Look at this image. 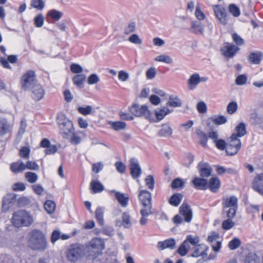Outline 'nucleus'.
<instances>
[{"label": "nucleus", "instance_id": "31", "mask_svg": "<svg viewBox=\"0 0 263 263\" xmlns=\"http://www.w3.org/2000/svg\"><path fill=\"white\" fill-rule=\"evenodd\" d=\"M196 134L199 140V144L203 147H206L208 141L206 134L200 129H197L196 130Z\"/></svg>", "mask_w": 263, "mask_h": 263}, {"label": "nucleus", "instance_id": "23", "mask_svg": "<svg viewBox=\"0 0 263 263\" xmlns=\"http://www.w3.org/2000/svg\"><path fill=\"white\" fill-rule=\"evenodd\" d=\"M122 221L120 222L119 220L116 221V225L121 227L123 226L125 228H129L132 224L130 220V216L128 212H124L122 214Z\"/></svg>", "mask_w": 263, "mask_h": 263}, {"label": "nucleus", "instance_id": "41", "mask_svg": "<svg viewBox=\"0 0 263 263\" xmlns=\"http://www.w3.org/2000/svg\"><path fill=\"white\" fill-rule=\"evenodd\" d=\"M245 263H260L259 257L254 253H249L246 257Z\"/></svg>", "mask_w": 263, "mask_h": 263}, {"label": "nucleus", "instance_id": "50", "mask_svg": "<svg viewBox=\"0 0 263 263\" xmlns=\"http://www.w3.org/2000/svg\"><path fill=\"white\" fill-rule=\"evenodd\" d=\"M25 176L27 181L30 183H35L38 179L37 175L31 172L26 173Z\"/></svg>", "mask_w": 263, "mask_h": 263}, {"label": "nucleus", "instance_id": "56", "mask_svg": "<svg viewBox=\"0 0 263 263\" xmlns=\"http://www.w3.org/2000/svg\"><path fill=\"white\" fill-rule=\"evenodd\" d=\"M241 244V241L238 238H234L229 243L228 247L230 250H233L238 248Z\"/></svg>", "mask_w": 263, "mask_h": 263}, {"label": "nucleus", "instance_id": "52", "mask_svg": "<svg viewBox=\"0 0 263 263\" xmlns=\"http://www.w3.org/2000/svg\"><path fill=\"white\" fill-rule=\"evenodd\" d=\"M237 209L234 207L228 208L227 209H223V211L226 214L227 218L233 219L236 215Z\"/></svg>", "mask_w": 263, "mask_h": 263}, {"label": "nucleus", "instance_id": "20", "mask_svg": "<svg viewBox=\"0 0 263 263\" xmlns=\"http://www.w3.org/2000/svg\"><path fill=\"white\" fill-rule=\"evenodd\" d=\"M253 189L260 194H263V174L258 175L252 182Z\"/></svg>", "mask_w": 263, "mask_h": 263}, {"label": "nucleus", "instance_id": "62", "mask_svg": "<svg viewBox=\"0 0 263 263\" xmlns=\"http://www.w3.org/2000/svg\"><path fill=\"white\" fill-rule=\"evenodd\" d=\"M70 70L74 73H81L83 68L79 64L73 63L70 65Z\"/></svg>", "mask_w": 263, "mask_h": 263}, {"label": "nucleus", "instance_id": "8", "mask_svg": "<svg viewBox=\"0 0 263 263\" xmlns=\"http://www.w3.org/2000/svg\"><path fill=\"white\" fill-rule=\"evenodd\" d=\"M35 73L33 71H29L25 73L21 79V86L25 90H28L35 85Z\"/></svg>", "mask_w": 263, "mask_h": 263}, {"label": "nucleus", "instance_id": "14", "mask_svg": "<svg viewBox=\"0 0 263 263\" xmlns=\"http://www.w3.org/2000/svg\"><path fill=\"white\" fill-rule=\"evenodd\" d=\"M16 195L13 193L7 194L3 198L2 208L4 211H8L16 201Z\"/></svg>", "mask_w": 263, "mask_h": 263}, {"label": "nucleus", "instance_id": "1", "mask_svg": "<svg viewBox=\"0 0 263 263\" xmlns=\"http://www.w3.org/2000/svg\"><path fill=\"white\" fill-rule=\"evenodd\" d=\"M28 245L33 250L44 251L47 242L44 233L39 229L32 230L29 234Z\"/></svg>", "mask_w": 263, "mask_h": 263}, {"label": "nucleus", "instance_id": "27", "mask_svg": "<svg viewBox=\"0 0 263 263\" xmlns=\"http://www.w3.org/2000/svg\"><path fill=\"white\" fill-rule=\"evenodd\" d=\"M220 186V181L217 177H212L210 179L208 187L212 192H217Z\"/></svg>", "mask_w": 263, "mask_h": 263}, {"label": "nucleus", "instance_id": "36", "mask_svg": "<svg viewBox=\"0 0 263 263\" xmlns=\"http://www.w3.org/2000/svg\"><path fill=\"white\" fill-rule=\"evenodd\" d=\"M86 77L84 74H80L76 75L72 78V82L78 87H82Z\"/></svg>", "mask_w": 263, "mask_h": 263}, {"label": "nucleus", "instance_id": "9", "mask_svg": "<svg viewBox=\"0 0 263 263\" xmlns=\"http://www.w3.org/2000/svg\"><path fill=\"white\" fill-rule=\"evenodd\" d=\"M109 193L115 197L122 208H126L127 206L129 199L128 194L115 190L110 191Z\"/></svg>", "mask_w": 263, "mask_h": 263}, {"label": "nucleus", "instance_id": "47", "mask_svg": "<svg viewBox=\"0 0 263 263\" xmlns=\"http://www.w3.org/2000/svg\"><path fill=\"white\" fill-rule=\"evenodd\" d=\"M136 23L134 22L128 23L124 27V34L126 35H128L130 33H134L136 30Z\"/></svg>", "mask_w": 263, "mask_h": 263}, {"label": "nucleus", "instance_id": "39", "mask_svg": "<svg viewBox=\"0 0 263 263\" xmlns=\"http://www.w3.org/2000/svg\"><path fill=\"white\" fill-rule=\"evenodd\" d=\"M47 14L55 21L60 20L63 16V13L62 12L55 9H52L49 10Z\"/></svg>", "mask_w": 263, "mask_h": 263}, {"label": "nucleus", "instance_id": "63", "mask_svg": "<svg viewBox=\"0 0 263 263\" xmlns=\"http://www.w3.org/2000/svg\"><path fill=\"white\" fill-rule=\"evenodd\" d=\"M247 81V77L245 74L238 76L236 80L235 83L238 85H242L245 84Z\"/></svg>", "mask_w": 263, "mask_h": 263}, {"label": "nucleus", "instance_id": "61", "mask_svg": "<svg viewBox=\"0 0 263 263\" xmlns=\"http://www.w3.org/2000/svg\"><path fill=\"white\" fill-rule=\"evenodd\" d=\"M146 185L150 190H153L154 187V179L153 176L149 175L145 179Z\"/></svg>", "mask_w": 263, "mask_h": 263}, {"label": "nucleus", "instance_id": "25", "mask_svg": "<svg viewBox=\"0 0 263 263\" xmlns=\"http://www.w3.org/2000/svg\"><path fill=\"white\" fill-rule=\"evenodd\" d=\"M192 183L194 186L199 190H205L208 187V182L206 179L200 177H196L193 180Z\"/></svg>", "mask_w": 263, "mask_h": 263}, {"label": "nucleus", "instance_id": "26", "mask_svg": "<svg viewBox=\"0 0 263 263\" xmlns=\"http://www.w3.org/2000/svg\"><path fill=\"white\" fill-rule=\"evenodd\" d=\"M172 135V129L168 124L162 125L160 129L158 132V135L160 137H170Z\"/></svg>", "mask_w": 263, "mask_h": 263}, {"label": "nucleus", "instance_id": "53", "mask_svg": "<svg viewBox=\"0 0 263 263\" xmlns=\"http://www.w3.org/2000/svg\"><path fill=\"white\" fill-rule=\"evenodd\" d=\"M30 6L34 8L41 10L44 8L45 5L43 0H31Z\"/></svg>", "mask_w": 263, "mask_h": 263}, {"label": "nucleus", "instance_id": "11", "mask_svg": "<svg viewBox=\"0 0 263 263\" xmlns=\"http://www.w3.org/2000/svg\"><path fill=\"white\" fill-rule=\"evenodd\" d=\"M222 206L223 209L232 207L238 208V198L235 196H224L222 198Z\"/></svg>", "mask_w": 263, "mask_h": 263}, {"label": "nucleus", "instance_id": "48", "mask_svg": "<svg viewBox=\"0 0 263 263\" xmlns=\"http://www.w3.org/2000/svg\"><path fill=\"white\" fill-rule=\"evenodd\" d=\"M45 18L42 14H37L34 18V24L36 27L41 28L44 24Z\"/></svg>", "mask_w": 263, "mask_h": 263}, {"label": "nucleus", "instance_id": "10", "mask_svg": "<svg viewBox=\"0 0 263 263\" xmlns=\"http://www.w3.org/2000/svg\"><path fill=\"white\" fill-rule=\"evenodd\" d=\"M207 80V77H201L199 73H195L192 74L187 80L188 87L189 89L193 90L200 83L206 82Z\"/></svg>", "mask_w": 263, "mask_h": 263}, {"label": "nucleus", "instance_id": "57", "mask_svg": "<svg viewBox=\"0 0 263 263\" xmlns=\"http://www.w3.org/2000/svg\"><path fill=\"white\" fill-rule=\"evenodd\" d=\"M232 37L234 42L238 46H241L244 44V40L238 34L234 33L232 35Z\"/></svg>", "mask_w": 263, "mask_h": 263}, {"label": "nucleus", "instance_id": "55", "mask_svg": "<svg viewBox=\"0 0 263 263\" xmlns=\"http://www.w3.org/2000/svg\"><path fill=\"white\" fill-rule=\"evenodd\" d=\"M128 40L130 43L136 45H141L142 40L137 34H133L129 37Z\"/></svg>", "mask_w": 263, "mask_h": 263}, {"label": "nucleus", "instance_id": "46", "mask_svg": "<svg viewBox=\"0 0 263 263\" xmlns=\"http://www.w3.org/2000/svg\"><path fill=\"white\" fill-rule=\"evenodd\" d=\"M190 249V245L186 243V242L184 241L178 248L177 252L180 255L185 256Z\"/></svg>", "mask_w": 263, "mask_h": 263}, {"label": "nucleus", "instance_id": "38", "mask_svg": "<svg viewBox=\"0 0 263 263\" xmlns=\"http://www.w3.org/2000/svg\"><path fill=\"white\" fill-rule=\"evenodd\" d=\"M156 62H161L168 64H172L173 62L172 58L167 55L161 54L155 58Z\"/></svg>", "mask_w": 263, "mask_h": 263}, {"label": "nucleus", "instance_id": "32", "mask_svg": "<svg viewBox=\"0 0 263 263\" xmlns=\"http://www.w3.org/2000/svg\"><path fill=\"white\" fill-rule=\"evenodd\" d=\"M246 124L243 123H240L238 124L236 128H235V133L234 134H236V136L238 138L240 137H242L246 134Z\"/></svg>", "mask_w": 263, "mask_h": 263}, {"label": "nucleus", "instance_id": "44", "mask_svg": "<svg viewBox=\"0 0 263 263\" xmlns=\"http://www.w3.org/2000/svg\"><path fill=\"white\" fill-rule=\"evenodd\" d=\"M78 111L84 116L92 114L94 111L93 109L91 106L86 105L84 107H79L78 108Z\"/></svg>", "mask_w": 263, "mask_h": 263}, {"label": "nucleus", "instance_id": "54", "mask_svg": "<svg viewBox=\"0 0 263 263\" xmlns=\"http://www.w3.org/2000/svg\"><path fill=\"white\" fill-rule=\"evenodd\" d=\"M235 226V222L231 218H228L224 220L222 223V228L223 230H228Z\"/></svg>", "mask_w": 263, "mask_h": 263}, {"label": "nucleus", "instance_id": "13", "mask_svg": "<svg viewBox=\"0 0 263 263\" xmlns=\"http://www.w3.org/2000/svg\"><path fill=\"white\" fill-rule=\"evenodd\" d=\"M130 174L133 178H138L141 174L140 166L137 160L134 158L129 160Z\"/></svg>", "mask_w": 263, "mask_h": 263}, {"label": "nucleus", "instance_id": "5", "mask_svg": "<svg viewBox=\"0 0 263 263\" xmlns=\"http://www.w3.org/2000/svg\"><path fill=\"white\" fill-rule=\"evenodd\" d=\"M129 110L132 114L137 117H144L149 121H155L154 116L145 105L134 104Z\"/></svg>", "mask_w": 263, "mask_h": 263}, {"label": "nucleus", "instance_id": "40", "mask_svg": "<svg viewBox=\"0 0 263 263\" xmlns=\"http://www.w3.org/2000/svg\"><path fill=\"white\" fill-rule=\"evenodd\" d=\"M90 187L95 193L100 192L104 190L103 185L98 181L92 180L90 183Z\"/></svg>", "mask_w": 263, "mask_h": 263}, {"label": "nucleus", "instance_id": "43", "mask_svg": "<svg viewBox=\"0 0 263 263\" xmlns=\"http://www.w3.org/2000/svg\"><path fill=\"white\" fill-rule=\"evenodd\" d=\"M184 241L187 244L196 246L199 242V238L196 235H188Z\"/></svg>", "mask_w": 263, "mask_h": 263}, {"label": "nucleus", "instance_id": "34", "mask_svg": "<svg viewBox=\"0 0 263 263\" xmlns=\"http://www.w3.org/2000/svg\"><path fill=\"white\" fill-rule=\"evenodd\" d=\"M10 128L11 126L7 120L5 119L0 120V135H3L9 132Z\"/></svg>", "mask_w": 263, "mask_h": 263}, {"label": "nucleus", "instance_id": "60", "mask_svg": "<svg viewBox=\"0 0 263 263\" xmlns=\"http://www.w3.org/2000/svg\"><path fill=\"white\" fill-rule=\"evenodd\" d=\"M195 15L196 18L199 20H203L204 19L205 17L203 12L201 10L199 4H197V5L196 6Z\"/></svg>", "mask_w": 263, "mask_h": 263}, {"label": "nucleus", "instance_id": "24", "mask_svg": "<svg viewBox=\"0 0 263 263\" xmlns=\"http://www.w3.org/2000/svg\"><path fill=\"white\" fill-rule=\"evenodd\" d=\"M198 170L202 177H208L211 174L212 168L206 163H200L198 165Z\"/></svg>", "mask_w": 263, "mask_h": 263}, {"label": "nucleus", "instance_id": "19", "mask_svg": "<svg viewBox=\"0 0 263 263\" xmlns=\"http://www.w3.org/2000/svg\"><path fill=\"white\" fill-rule=\"evenodd\" d=\"M213 10L219 22L221 24L225 25L227 23L225 9L220 6L216 5L213 6Z\"/></svg>", "mask_w": 263, "mask_h": 263}, {"label": "nucleus", "instance_id": "42", "mask_svg": "<svg viewBox=\"0 0 263 263\" xmlns=\"http://www.w3.org/2000/svg\"><path fill=\"white\" fill-rule=\"evenodd\" d=\"M66 139L69 140L71 143L74 144H78L81 141V138L79 136V133H75L74 130L73 132H72V134L70 135V136Z\"/></svg>", "mask_w": 263, "mask_h": 263}, {"label": "nucleus", "instance_id": "33", "mask_svg": "<svg viewBox=\"0 0 263 263\" xmlns=\"http://www.w3.org/2000/svg\"><path fill=\"white\" fill-rule=\"evenodd\" d=\"M193 32L197 34H203L204 29L201 23L197 21H193L191 24Z\"/></svg>", "mask_w": 263, "mask_h": 263}, {"label": "nucleus", "instance_id": "45", "mask_svg": "<svg viewBox=\"0 0 263 263\" xmlns=\"http://www.w3.org/2000/svg\"><path fill=\"white\" fill-rule=\"evenodd\" d=\"M44 208L48 214H52L55 210V204L53 201L48 200L44 204Z\"/></svg>", "mask_w": 263, "mask_h": 263}, {"label": "nucleus", "instance_id": "35", "mask_svg": "<svg viewBox=\"0 0 263 263\" xmlns=\"http://www.w3.org/2000/svg\"><path fill=\"white\" fill-rule=\"evenodd\" d=\"M108 123L114 130L117 131L124 129L126 126V124L125 122L120 121L115 122L110 121Z\"/></svg>", "mask_w": 263, "mask_h": 263}, {"label": "nucleus", "instance_id": "6", "mask_svg": "<svg viewBox=\"0 0 263 263\" xmlns=\"http://www.w3.org/2000/svg\"><path fill=\"white\" fill-rule=\"evenodd\" d=\"M87 248L88 255L91 258L94 259L101 254L102 251L104 249V243L102 239L95 238L89 242Z\"/></svg>", "mask_w": 263, "mask_h": 263}, {"label": "nucleus", "instance_id": "17", "mask_svg": "<svg viewBox=\"0 0 263 263\" xmlns=\"http://www.w3.org/2000/svg\"><path fill=\"white\" fill-rule=\"evenodd\" d=\"M179 209L180 213L184 217V220L187 222H190L193 217L192 211L190 206L183 203Z\"/></svg>", "mask_w": 263, "mask_h": 263}, {"label": "nucleus", "instance_id": "18", "mask_svg": "<svg viewBox=\"0 0 263 263\" xmlns=\"http://www.w3.org/2000/svg\"><path fill=\"white\" fill-rule=\"evenodd\" d=\"M208 247L203 245L200 244L195 247L192 256L193 257H198L202 256L203 258L206 257V251L208 250Z\"/></svg>", "mask_w": 263, "mask_h": 263}, {"label": "nucleus", "instance_id": "12", "mask_svg": "<svg viewBox=\"0 0 263 263\" xmlns=\"http://www.w3.org/2000/svg\"><path fill=\"white\" fill-rule=\"evenodd\" d=\"M239 50L238 47L229 43H226L221 49L222 55L228 58L233 57Z\"/></svg>", "mask_w": 263, "mask_h": 263}, {"label": "nucleus", "instance_id": "3", "mask_svg": "<svg viewBox=\"0 0 263 263\" xmlns=\"http://www.w3.org/2000/svg\"><path fill=\"white\" fill-rule=\"evenodd\" d=\"M65 257L67 260L75 263L81 260L85 255V249L80 243H73L69 246L65 251Z\"/></svg>", "mask_w": 263, "mask_h": 263}, {"label": "nucleus", "instance_id": "15", "mask_svg": "<svg viewBox=\"0 0 263 263\" xmlns=\"http://www.w3.org/2000/svg\"><path fill=\"white\" fill-rule=\"evenodd\" d=\"M45 93L42 86L39 84H35L32 88L31 97L36 101L41 100L44 97Z\"/></svg>", "mask_w": 263, "mask_h": 263}, {"label": "nucleus", "instance_id": "64", "mask_svg": "<svg viewBox=\"0 0 263 263\" xmlns=\"http://www.w3.org/2000/svg\"><path fill=\"white\" fill-rule=\"evenodd\" d=\"M100 80L99 77L96 74H90L88 78L87 82L89 85L97 84Z\"/></svg>", "mask_w": 263, "mask_h": 263}, {"label": "nucleus", "instance_id": "58", "mask_svg": "<svg viewBox=\"0 0 263 263\" xmlns=\"http://www.w3.org/2000/svg\"><path fill=\"white\" fill-rule=\"evenodd\" d=\"M238 105L236 102H231L227 106V111L229 114H233L237 110Z\"/></svg>", "mask_w": 263, "mask_h": 263}, {"label": "nucleus", "instance_id": "16", "mask_svg": "<svg viewBox=\"0 0 263 263\" xmlns=\"http://www.w3.org/2000/svg\"><path fill=\"white\" fill-rule=\"evenodd\" d=\"M172 110H170L166 106H164L160 108H157L155 111V121H151V122H157L160 120H162L167 115L172 112Z\"/></svg>", "mask_w": 263, "mask_h": 263}, {"label": "nucleus", "instance_id": "30", "mask_svg": "<svg viewBox=\"0 0 263 263\" xmlns=\"http://www.w3.org/2000/svg\"><path fill=\"white\" fill-rule=\"evenodd\" d=\"M262 54L261 52H252L249 56V61L254 64H258L262 60Z\"/></svg>", "mask_w": 263, "mask_h": 263}, {"label": "nucleus", "instance_id": "28", "mask_svg": "<svg viewBox=\"0 0 263 263\" xmlns=\"http://www.w3.org/2000/svg\"><path fill=\"white\" fill-rule=\"evenodd\" d=\"M182 101L176 95H171L166 103V105L173 107H179L182 106Z\"/></svg>", "mask_w": 263, "mask_h": 263}, {"label": "nucleus", "instance_id": "22", "mask_svg": "<svg viewBox=\"0 0 263 263\" xmlns=\"http://www.w3.org/2000/svg\"><path fill=\"white\" fill-rule=\"evenodd\" d=\"M176 247V241L173 238L166 239L162 241H159L157 244V248L160 250L165 249H174Z\"/></svg>", "mask_w": 263, "mask_h": 263}, {"label": "nucleus", "instance_id": "4", "mask_svg": "<svg viewBox=\"0 0 263 263\" xmlns=\"http://www.w3.org/2000/svg\"><path fill=\"white\" fill-rule=\"evenodd\" d=\"M57 122L61 135L64 138H68L74 130L72 121L64 114H60L57 117Z\"/></svg>", "mask_w": 263, "mask_h": 263}, {"label": "nucleus", "instance_id": "7", "mask_svg": "<svg viewBox=\"0 0 263 263\" xmlns=\"http://www.w3.org/2000/svg\"><path fill=\"white\" fill-rule=\"evenodd\" d=\"M241 147L240 140L237 137L236 134H233L228 140L226 147V154L228 156L235 155L241 148Z\"/></svg>", "mask_w": 263, "mask_h": 263}, {"label": "nucleus", "instance_id": "29", "mask_svg": "<svg viewBox=\"0 0 263 263\" xmlns=\"http://www.w3.org/2000/svg\"><path fill=\"white\" fill-rule=\"evenodd\" d=\"M11 170L14 173H19L22 172L25 170V163L22 161H18L16 162L12 163L11 164Z\"/></svg>", "mask_w": 263, "mask_h": 263}, {"label": "nucleus", "instance_id": "37", "mask_svg": "<svg viewBox=\"0 0 263 263\" xmlns=\"http://www.w3.org/2000/svg\"><path fill=\"white\" fill-rule=\"evenodd\" d=\"M104 209L102 208H98L96 211V218L97 220L98 223L100 226L104 224Z\"/></svg>", "mask_w": 263, "mask_h": 263}, {"label": "nucleus", "instance_id": "51", "mask_svg": "<svg viewBox=\"0 0 263 263\" xmlns=\"http://www.w3.org/2000/svg\"><path fill=\"white\" fill-rule=\"evenodd\" d=\"M182 197V195L180 194H174L171 197L170 203L173 206H177L180 203Z\"/></svg>", "mask_w": 263, "mask_h": 263}, {"label": "nucleus", "instance_id": "21", "mask_svg": "<svg viewBox=\"0 0 263 263\" xmlns=\"http://www.w3.org/2000/svg\"><path fill=\"white\" fill-rule=\"evenodd\" d=\"M139 198L142 204H152L151 193L146 190H142L141 187L139 188Z\"/></svg>", "mask_w": 263, "mask_h": 263}, {"label": "nucleus", "instance_id": "59", "mask_svg": "<svg viewBox=\"0 0 263 263\" xmlns=\"http://www.w3.org/2000/svg\"><path fill=\"white\" fill-rule=\"evenodd\" d=\"M25 170L26 168H27L28 170H35V171L39 170V165L35 162H34V161H28V162H27L26 164H25Z\"/></svg>", "mask_w": 263, "mask_h": 263}, {"label": "nucleus", "instance_id": "49", "mask_svg": "<svg viewBox=\"0 0 263 263\" xmlns=\"http://www.w3.org/2000/svg\"><path fill=\"white\" fill-rule=\"evenodd\" d=\"M143 208L140 210V214L141 216H148L152 214V204H142Z\"/></svg>", "mask_w": 263, "mask_h": 263}, {"label": "nucleus", "instance_id": "2", "mask_svg": "<svg viewBox=\"0 0 263 263\" xmlns=\"http://www.w3.org/2000/svg\"><path fill=\"white\" fill-rule=\"evenodd\" d=\"M12 223L16 228L29 227L34 222L33 215L26 210H20L15 212L12 218Z\"/></svg>", "mask_w": 263, "mask_h": 263}]
</instances>
